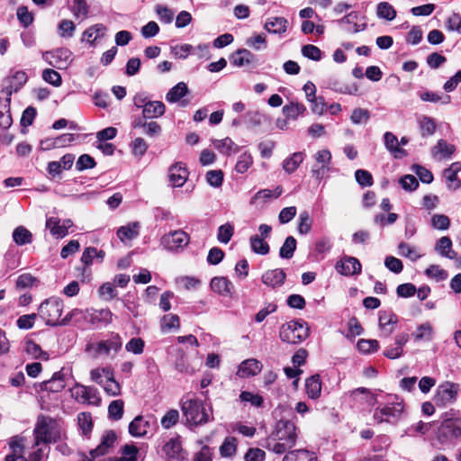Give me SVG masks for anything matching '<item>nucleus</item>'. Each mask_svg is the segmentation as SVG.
Here are the masks:
<instances>
[{
  "instance_id": "f257e3e1",
  "label": "nucleus",
  "mask_w": 461,
  "mask_h": 461,
  "mask_svg": "<svg viewBox=\"0 0 461 461\" xmlns=\"http://www.w3.org/2000/svg\"><path fill=\"white\" fill-rule=\"evenodd\" d=\"M460 439L461 417H447L446 413L435 432V440L438 444V448L453 447Z\"/></svg>"
},
{
  "instance_id": "f03ea898",
  "label": "nucleus",
  "mask_w": 461,
  "mask_h": 461,
  "mask_svg": "<svg viewBox=\"0 0 461 461\" xmlns=\"http://www.w3.org/2000/svg\"><path fill=\"white\" fill-rule=\"evenodd\" d=\"M35 445L41 443H55L61 437L60 425L58 420L50 416L40 415L33 430Z\"/></svg>"
},
{
  "instance_id": "7ed1b4c3",
  "label": "nucleus",
  "mask_w": 461,
  "mask_h": 461,
  "mask_svg": "<svg viewBox=\"0 0 461 461\" xmlns=\"http://www.w3.org/2000/svg\"><path fill=\"white\" fill-rule=\"evenodd\" d=\"M181 410L186 421L191 425H203L212 420V408H206L198 399H182Z\"/></svg>"
},
{
  "instance_id": "20e7f679",
  "label": "nucleus",
  "mask_w": 461,
  "mask_h": 461,
  "mask_svg": "<svg viewBox=\"0 0 461 461\" xmlns=\"http://www.w3.org/2000/svg\"><path fill=\"white\" fill-rule=\"evenodd\" d=\"M310 335V328L303 320H294L280 327L279 338L283 342L298 344Z\"/></svg>"
},
{
  "instance_id": "39448f33",
  "label": "nucleus",
  "mask_w": 461,
  "mask_h": 461,
  "mask_svg": "<svg viewBox=\"0 0 461 461\" xmlns=\"http://www.w3.org/2000/svg\"><path fill=\"white\" fill-rule=\"evenodd\" d=\"M63 301L59 297H50L42 302L39 307V315L48 326H62L61 314Z\"/></svg>"
},
{
  "instance_id": "423d86ee",
  "label": "nucleus",
  "mask_w": 461,
  "mask_h": 461,
  "mask_svg": "<svg viewBox=\"0 0 461 461\" xmlns=\"http://www.w3.org/2000/svg\"><path fill=\"white\" fill-rule=\"evenodd\" d=\"M404 404L402 402H392L378 406L374 411L373 418L377 423L395 424L402 418Z\"/></svg>"
},
{
  "instance_id": "0eeeda50",
  "label": "nucleus",
  "mask_w": 461,
  "mask_h": 461,
  "mask_svg": "<svg viewBox=\"0 0 461 461\" xmlns=\"http://www.w3.org/2000/svg\"><path fill=\"white\" fill-rule=\"evenodd\" d=\"M459 393V384L452 382H445L438 385L434 396L437 406L444 407L454 402Z\"/></svg>"
},
{
  "instance_id": "6e6552de",
  "label": "nucleus",
  "mask_w": 461,
  "mask_h": 461,
  "mask_svg": "<svg viewBox=\"0 0 461 461\" xmlns=\"http://www.w3.org/2000/svg\"><path fill=\"white\" fill-rule=\"evenodd\" d=\"M271 436L276 440H287L290 443H296L297 433L295 424L287 419H280L275 426Z\"/></svg>"
},
{
  "instance_id": "1a4fd4ad",
  "label": "nucleus",
  "mask_w": 461,
  "mask_h": 461,
  "mask_svg": "<svg viewBox=\"0 0 461 461\" xmlns=\"http://www.w3.org/2000/svg\"><path fill=\"white\" fill-rule=\"evenodd\" d=\"M72 52L67 48H59L42 52V59L50 66L59 69L66 68L71 62Z\"/></svg>"
},
{
  "instance_id": "9d476101",
  "label": "nucleus",
  "mask_w": 461,
  "mask_h": 461,
  "mask_svg": "<svg viewBox=\"0 0 461 461\" xmlns=\"http://www.w3.org/2000/svg\"><path fill=\"white\" fill-rule=\"evenodd\" d=\"M72 395L77 401L81 402H87L99 406L101 403V398L97 388L94 386H86L81 384H76L71 390Z\"/></svg>"
},
{
  "instance_id": "9b49d317",
  "label": "nucleus",
  "mask_w": 461,
  "mask_h": 461,
  "mask_svg": "<svg viewBox=\"0 0 461 461\" xmlns=\"http://www.w3.org/2000/svg\"><path fill=\"white\" fill-rule=\"evenodd\" d=\"M162 453L167 461H185L187 453L184 450L180 437L169 438L162 447Z\"/></svg>"
},
{
  "instance_id": "f8f14e48",
  "label": "nucleus",
  "mask_w": 461,
  "mask_h": 461,
  "mask_svg": "<svg viewBox=\"0 0 461 461\" xmlns=\"http://www.w3.org/2000/svg\"><path fill=\"white\" fill-rule=\"evenodd\" d=\"M27 80V74L23 70L16 71L11 77L5 79L2 93L6 95L7 103L11 102L13 93H17Z\"/></svg>"
},
{
  "instance_id": "ddd939ff",
  "label": "nucleus",
  "mask_w": 461,
  "mask_h": 461,
  "mask_svg": "<svg viewBox=\"0 0 461 461\" xmlns=\"http://www.w3.org/2000/svg\"><path fill=\"white\" fill-rule=\"evenodd\" d=\"M189 240V236L185 231L177 230L164 235L161 239V244L168 250H175L185 247Z\"/></svg>"
},
{
  "instance_id": "4468645a",
  "label": "nucleus",
  "mask_w": 461,
  "mask_h": 461,
  "mask_svg": "<svg viewBox=\"0 0 461 461\" xmlns=\"http://www.w3.org/2000/svg\"><path fill=\"white\" fill-rule=\"evenodd\" d=\"M336 271L346 276L359 275L362 270V266L357 258L351 256H344L335 265Z\"/></svg>"
},
{
  "instance_id": "2eb2a0df",
  "label": "nucleus",
  "mask_w": 461,
  "mask_h": 461,
  "mask_svg": "<svg viewBox=\"0 0 461 461\" xmlns=\"http://www.w3.org/2000/svg\"><path fill=\"white\" fill-rule=\"evenodd\" d=\"M122 347V339L120 334L111 332L109 338L104 340H100L95 347L96 354L109 355L112 350L115 353L121 350Z\"/></svg>"
},
{
  "instance_id": "dca6fc26",
  "label": "nucleus",
  "mask_w": 461,
  "mask_h": 461,
  "mask_svg": "<svg viewBox=\"0 0 461 461\" xmlns=\"http://www.w3.org/2000/svg\"><path fill=\"white\" fill-rule=\"evenodd\" d=\"M263 365L255 358H249L242 361L239 366L236 375L241 378H248L259 374Z\"/></svg>"
},
{
  "instance_id": "f3484780",
  "label": "nucleus",
  "mask_w": 461,
  "mask_h": 461,
  "mask_svg": "<svg viewBox=\"0 0 461 461\" xmlns=\"http://www.w3.org/2000/svg\"><path fill=\"white\" fill-rule=\"evenodd\" d=\"M116 434L113 430L105 431L102 436L100 444L90 451L93 458L107 454L116 441Z\"/></svg>"
},
{
  "instance_id": "a211bd4d",
  "label": "nucleus",
  "mask_w": 461,
  "mask_h": 461,
  "mask_svg": "<svg viewBox=\"0 0 461 461\" xmlns=\"http://www.w3.org/2000/svg\"><path fill=\"white\" fill-rule=\"evenodd\" d=\"M188 175L189 173L185 164L176 163L170 167L168 177L173 186L180 187L186 182Z\"/></svg>"
},
{
  "instance_id": "6ab92c4d",
  "label": "nucleus",
  "mask_w": 461,
  "mask_h": 461,
  "mask_svg": "<svg viewBox=\"0 0 461 461\" xmlns=\"http://www.w3.org/2000/svg\"><path fill=\"white\" fill-rule=\"evenodd\" d=\"M286 275L282 268L267 270L262 275L263 284L272 288L281 286L285 280Z\"/></svg>"
},
{
  "instance_id": "aec40b11",
  "label": "nucleus",
  "mask_w": 461,
  "mask_h": 461,
  "mask_svg": "<svg viewBox=\"0 0 461 461\" xmlns=\"http://www.w3.org/2000/svg\"><path fill=\"white\" fill-rule=\"evenodd\" d=\"M65 386V375L63 369H61L55 372L50 379L44 381L41 384V389L51 393H58L62 391Z\"/></svg>"
},
{
  "instance_id": "412c9836",
  "label": "nucleus",
  "mask_w": 461,
  "mask_h": 461,
  "mask_svg": "<svg viewBox=\"0 0 461 461\" xmlns=\"http://www.w3.org/2000/svg\"><path fill=\"white\" fill-rule=\"evenodd\" d=\"M256 61V56L247 49H239L230 57V62L236 67H244Z\"/></svg>"
},
{
  "instance_id": "4be33fe9",
  "label": "nucleus",
  "mask_w": 461,
  "mask_h": 461,
  "mask_svg": "<svg viewBox=\"0 0 461 461\" xmlns=\"http://www.w3.org/2000/svg\"><path fill=\"white\" fill-rule=\"evenodd\" d=\"M149 427V421L143 416L138 415L129 424V433L135 438H141L146 436Z\"/></svg>"
},
{
  "instance_id": "5701e85b",
  "label": "nucleus",
  "mask_w": 461,
  "mask_h": 461,
  "mask_svg": "<svg viewBox=\"0 0 461 461\" xmlns=\"http://www.w3.org/2000/svg\"><path fill=\"white\" fill-rule=\"evenodd\" d=\"M210 285L213 292L223 296L230 295L233 290L232 283L224 276L213 277L211 280Z\"/></svg>"
},
{
  "instance_id": "b1692460",
  "label": "nucleus",
  "mask_w": 461,
  "mask_h": 461,
  "mask_svg": "<svg viewBox=\"0 0 461 461\" xmlns=\"http://www.w3.org/2000/svg\"><path fill=\"white\" fill-rule=\"evenodd\" d=\"M147 120L145 118H135L132 122L133 128H141L142 132L149 137L158 135L161 132L160 125L154 121L147 122Z\"/></svg>"
},
{
  "instance_id": "393cba45",
  "label": "nucleus",
  "mask_w": 461,
  "mask_h": 461,
  "mask_svg": "<svg viewBox=\"0 0 461 461\" xmlns=\"http://www.w3.org/2000/svg\"><path fill=\"white\" fill-rule=\"evenodd\" d=\"M385 148L393 154L395 158L406 156V150L399 147L398 138L392 132L386 131L384 135Z\"/></svg>"
},
{
  "instance_id": "a878e982",
  "label": "nucleus",
  "mask_w": 461,
  "mask_h": 461,
  "mask_svg": "<svg viewBox=\"0 0 461 461\" xmlns=\"http://www.w3.org/2000/svg\"><path fill=\"white\" fill-rule=\"evenodd\" d=\"M378 321L380 329L385 336H389L393 333V327L388 328V326L395 324L398 321V318L393 312L381 311L379 312Z\"/></svg>"
},
{
  "instance_id": "bb28decb",
  "label": "nucleus",
  "mask_w": 461,
  "mask_h": 461,
  "mask_svg": "<svg viewBox=\"0 0 461 461\" xmlns=\"http://www.w3.org/2000/svg\"><path fill=\"white\" fill-rule=\"evenodd\" d=\"M288 26V21L284 17H273L269 18L264 28L269 32L274 34H281L286 32Z\"/></svg>"
},
{
  "instance_id": "cd10ccee",
  "label": "nucleus",
  "mask_w": 461,
  "mask_h": 461,
  "mask_svg": "<svg viewBox=\"0 0 461 461\" xmlns=\"http://www.w3.org/2000/svg\"><path fill=\"white\" fill-rule=\"evenodd\" d=\"M456 151L453 144H448L445 140H438L437 144L431 149V155L434 158L440 156L441 158H450Z\"/></svg>"
},
{
  "instance_id": "c85d7f7f",
  "label": "nucleus",
  "mask_w": 461,
  "mask_h": 461,
  "mask_svg": "<svg viewBox=\"0 0 461 461\" xmlns=\"http://www.w3.org/2000/svg\"><path fill=\"white\" fill-rule=\"evenodd\" d=\"M165 109V104L160 101L149 102L142 110V116L140 118L153 119L160 117L164 114Z\"/></svg>"
},
{
  "instance_id": "c756f323",
  "label": "nucleus",
  "mask_w": 461,
  "mask_h": 461,
  "mask_svg": "<svg viewBox=\"0 0 461 461\" xmlns=\"http://www.w3.org/2000/svg\"><path fill=\"white\" fill-rule=\"evenodd\" d=\"M357 17H358L357 12H351V13L348 14L347 15H345L344 17H342L341 19L338 20V23L339 24H342V23H347L348 25L351 24L352 28H347L346 31L349 33H357V32L365 31L367 27V24L366 23H361V24H358L357 23H356L355 20H357Z\"/></svg>"
},
{
  "instance_id": "7c9ffc66",
  "label": "nucleus",
  "mask_w": 461,
  "mask_h": 461,
  "mask_svg": "<svg viewBox=\"0 0 461 461\" xmlns=\"http://www.w3.org/2000/svg\"><path fill=\"white\" fill-rule=\"evenodd\" d=\"M106 32V27L102 23H96L90 26L83 32L82 41H86L90 44L102 38Z\"/></svg>"
},
{
  "instance_id": "2f4dec72",
  "label": "nucleus",
  "mask_w": 461,
  "mask_h": 461,
  "mask_svg": "<svg viewBox=\"0 0 461 461\" xmlns=\"http://www.w3.org/2000/svg\"><path fill=\"white\" fill-rule=\"evenodd\" d=\"M305 388L307 395L312 399H317L321 395V382L319 375H313L306 379Z\"/></svg>"
},
{
  "instance_id": "473e14b6",
  "label": "nucleus",
  "mask_w": 461,
  "mask_h": 461,
  "mask_svg": "<svg viewBox=\"0 0 461 461\" xmlns=\"http://www.w3.org/2000/svg\"><path fill=\"white\" fill-rule=\"evenodd\" d=\"M140 232V223L138 221L131 222L126 226H122L117 230V237L124 241L126 240H133L138 237Z\"/></svg>"
},
{
  "instance_id": "72a5a7b5",
  "label": "nucleus",
  "mask_w": 461,
  "mask_h": 461,
  "mask_svg": "<svg viewBox=\"0 0 461 461\" xmlns=\"http://www.w3.org/2000/svg\"><path fill=\"white\" fill-rule=\"evenodd\" d=\"M295 444L290 443L287 440H276L269 437L267 441L266 447L276 454L282 455L291 449Z\"/></svg>"
},
{
  "instance_id": "f704fd0d",
  "label": "nucleus",
  "mask_w": 461,
  "mask_h": 461,
  "mask_svg": "<svg viewBox=\"0 0 461 461\" xmlns=\"http://www.w3.org/2000/svg\"><path fill=\"white\" fill-rule=\"evenodd\" d=\"M304 153L303 152H294L293 153L289 158H285L283 162V168L284 170L288 173L292 174L294 173L298 167L302 164V162L304 159Z\"/></svg>"
},
{
  "instance_id": "c9c22d12",
  "label": "nucleus",
  "mask_w": 461,
  "mask_h": 461,
  "mask_svg": "<svg viewBox=\"0 0 461 461\" xmlns=\"http://www.w3.org/2000/svg\"><path fill=\"white\" fill-rule=\"evenodd\" d=\"M70 11L76 18H86L89 14V5L86 0H68Z\"/></svg>"
},
{
  "instance_id": "e433bc0d",
  "label": "nucleus",
  "mask_w": 461,
  "mask_h": 461,
  "mask_svg": "<svg viewBox=\"0 0 461 461\" xmlns=\"http://www.w3.org/2000/svg\"><path fill=\"white\" fill-rule=\"evenodd\" d=\"M13 240L18 246L31 244L32 241V234L23 226H18L13 231Z\"/></svg>"
},
{
  "instance_id": "4c0bfd02",
  "label": "nucleus",
  "mask_w": 461,
  "mask_h": 461,
  "mask_svg": "<svg viewBox=\"0 0 461 461\" xmlns=\"http://www.w3.org/2000/svg\"><path fill=\"white\" fill-rule=\"evenodd\" d=\"M188 92L185 83L179 82L173 86L166 95V100L169 103H176L184 97Z\"/></svg>"
},
{
  "instance_id": "58836bf2",
  "label": "nucleus",
  "mask_w": 461,
  "mask_h": 461,
  "mask_svg": "<svg viewBox=\"0 0 461 461\" xmlns=\"http://www.w3.org/2000/svg\"><path fill=\"white\" fill-rule=\"evenodd\" d=\"M452 241L450 238L445 236L440 238L435 247V249L443 257H447L448 258H454L456 253L451 250Z\"/></svg>"
},
{
  "instance_id": "ea45409f",
  "label": "nucleus",
  "mask_w": 461,
  "mask_h": 461,
  "mask_svg": "<svg viewBox=\"0 0 461 461\" xmlns=\"http://www.w3.org/2000/svg\"><path fill=\"white\" fill-rule=\"evenodd\" d=\"M214 147L222 154L230 155L236 153L239 149L238 146L232 141L230 138L222 140H216L213 142Z\"/></svg>"
},
{
  "instance_id": "a19ab883",
  "label": "nucleus",
  "mask_w": 461,
  "mask_h": 461,
  "mask_svg": "<svg viewBox=\"0 0 461 461\" xmlns=\"http://www.w3.org/2000/svg\"><path fill=\"white\" fill-rule=\"evenodd\" d=\"M251 250L259 255H267L269 253V245L258 235H253L249 239Z\"/></svg>"
},
{
  "instance_id": "79ce46f5",
  "label": "nucleus",
  "mask_w": 461,
  "mask_h": 461,
  "mask_svg": "<svg viewBox=\"0 0 461 461\" xmlns=\"http://www.w3.org/2000/svg\"><path fill=\"white\" fill-rule=\"evenodd\" d=\"M296 240L293 236H288L280 248L279 257L285 259L292 258L296 249Z\"/></svg>"
},
{
  "instance_id": "37998d69",
  "label": "nucleus",
  "mask_w": 461,
  "mask_h": 461,
  "mask_svg": "<svg viewBox=\"0 0 461 461\" xmlns=\"http://www.w3.org/2000/svg\"><path fill=\"white\" fill-rule=\"evenodd\" d=\"M420 130L422 137L431 136L435 133L437 125L433 118L422 116L419 121Z\"/></svg>"
},
{
  "instance_id": "c03bdc74",
  "label": "nucleus",
  "mask_w": 461,
  "mask_h": 461,
  "mask_svg": "<svg viewBox=\"0 0 461 461\" xmlns=\"http://www.w3.org/2000/svg\"><path fill=\"white\" fill-rule=\"evenodd\" d=\"M376 15L381 19L393 21L396 16V11L389 3L381 2L377 5Z\"/></svg>"
},
{
  "instance_id": "a18cd8bd",
  "label": "nucleus",
  "mask_w": 461,
  "mask_h": 461,
  "mask_svg": "<svg viewBox=\"0 0 461 461\" xmlns=\"http://www.w3.org/2000/svg\"><path fill=\"white\" fill-rule=\"evenodd\" d=\"M238 441L234 437H227L220 447V454L223 457H231L237 451Z\"/></svg>"
},
{
  "instance_id": "49530a36",
  "label": "nucleus",
  "mask_w": 461,
  "mask_h": 461,
  "mask_svg": "<svg viewBox=\"0 0 461 461\" xmlns=\"http://www.w3.org/2000/svg\"><path fill=\"white\" fill-rule=\"evenodd\" d=\"M46 228L50 230L52 236L57 239L65 237V230L62 229V222L58 217H50L46 221Z\"/></svg>"
},
{
  "instance_id": "de8ad7c7",
  "label": "nucleus",
  "mask_w": 461,
  "mask_h": 461,
  "mask_svg": "<svg viewBox=\"0 0 461 461\" xmlns=\"http://www.w3.org/2000/svg\"><path fill=\"white\" fill-rule=\"evenodd\" d=\"M314 457L306 449H296L289 451L283 458V461H313Z\"/></svg>"
},
{
  "instance_id": "09e8293b",
  "label": "nucleus",
  "mask_w": 461,
  "mask_h": 461,
  "mask_svg": "<svg viewBox=\"0 0 461 461\" xmlns=\"http://www.w3.org/2000/svg\"><path fill=\"white\" fill-rule=\"evenodd\" d=\"M306 108L303 104L290 103L283 107V113L287 119L295 120L300 114L305 112Z\"/></svg>"
},
{
  "instance_id": "8fccbe9b",
  "label": "nucleus",
  "mask_w": 461,
  "mask_h": 461,
  "mask_svg": "<svg viewBox=\"0 0 461 461\" xmlns=\"http://www.w3.org/2000/svg\"><path fill=\"white\" fill-rule=\"evenodd\" d=\"M77 423L82 435L87 437L93 429L91 414L89 412H80L77 415Z\"/></svg>"
},
{
  "instance_id": "3c124183",
  "label": "nucleus",
  "mask_w": 461,
  "mask_h": 461,
  "mask_svg": "<svg viewBox=\"0 0 461 461\" xmlns=\"http://www.w3.org/2000/svg\"><path fill=\"white\" fill-rule=\"evenodd\" d=\"M113 314L110 311V309H100L95 310L94 313L92 314V321L93 323H102L103 325L106 326L113 321Z\"/></svg>"
},
{
  "instance_id": "603ef678",
  "label": "nucleus",
  "mask_w": 461,
  "mask_h": 461,
  "mask_svg": "<svg viewBox=\"0 0 461 461\" xmlns=\"http://www.w3.org/2000/svg\"><path fill=\"white\" fill-rule=\"evenodd\" d=\"M124 403L122 400H114L108 406L109 418L119 420L123 415Z\"/></svg>"
},
{
  "instance_id": "864d4df0",
  "label": "nucleus",
  "mask_w": 461,
  "mask_h": 461,
  "mask_svg": "<svg viewBox=\"0 0 461 461\" xmlns=\"http://www.w3.org/2000/svg\"><path fill=\"white\" fill-rule=\"evenodd\" d=\"M357 349L364 354L376 352L379 348V343L376 339H361L357 344Z\"/></svg>"
},
{
  "instance_id": "5fc2aeb1",
  "label": "nucleus",
  "mask_w": 461,
  "mask_h": 461,
  "mask_svg": "<svg viewBox=\"0 0 461 461\" xmlns=\"http://www.w3.org/2000/svg\"><path fill=\"white\" fill-rule=\"evenodd\" d=\"M241 402H249L252 406L257 408L263 407L264 399L259 394H254L248 391H242L240 394Z\"/></svg>"
},
{
  "instance_id": "6e6d98bb",
  "label": "nucleus",
  "mask_w": 461,
  "mask_h": 461,
  "mask_svg": "<svg viewBox=\"0 0 461 461\" xmlns=\"http://www.w3.org/2000/svg\"><path fill=\"white\" fill-rule=\"evenodd\" d=\"M85 319L84 312L80 309H73L64 318H62L61 325L67 326L71 323L77 325Z\"/></svg>"
},
{
  "instance_id": "4d7b16f0",
  "label": "nucleus",
  "mask_w": 461,
  "mask_h": 461,
  "mask_svg": "<svg viewBox=\"0 0 461 461\" xmlns=\"http://www.w3.org/2000/svg\"><path fill=\"white\" fill-rule=\"evenodd\" d=\"M59 36L62 38H71L73 37L75 31H76V25L73 21L64 19L61 20L59 23Z\"/></svg>"
},
{
  "instance_id": "13d9d810",
  "label": "nucleus",
  "mask_w": 461,
  "mask_h": 461,
  "mask_svg": "<svg viewBox=\"0 0 461 461\" xmlns=\"http://www.w3.org/2000/svg\"><path fill=\"white\" fill-rule=\"evenodd\" d=\"M302 54L303 57L314 61L321 60L322 56L321 50L317 46L312 44H307L303 46Z\"/></svg>"
},
{
  "instance_id": "bf43d9fd",
  "label": "nucleus",
  "mask_w": 461,
  "mask_h": 461,
  "mask_svg": "<svg viewBox=\"0 0 461 461\" xmlns=\"http://www.w3.org/2000/svg\"><path fill=\"white\" fill-rule=\"evenodd\" d=\"M179 420V412L177 410L171 409L162 417L161 426L164 429H170L175 426Z\"/></svg>"
},
{
  "instance_id": "052dcab7",
  "label": "nucleus",
  "mask_w": 461,
  "mask_h": 461,
  "mask_svg": "<svg viewBox=\"0 0 461 461\" xmlns=\"http://www.w3.org/2000/svg\"><path fill=\"white\" fill-rule=\"evenodd\" d=\"M370 119V112L365 108H356L353 110L350 120L354 124L366 123Z\"/></svg>"
},
{
  "instance_id": "680f3d73",
  "label": "nucleus",
  "mask_w": 461,
  "mask_h": 461,
  "mask_svg": "<svg viewBox=\"0 0 461 461\" xmlns=\"http://www.w3.org/2000/svg\"><path fill=\"white\" fill-rule=\"evenodd\" d=\"M42 78L54 86H59L62 84L60 74L51 68H46L42 71Z\"/></svg>"
},
{
  "instance_id": "e2e57ef3",
  "label": "nucleus",
  "mask_w": 461,
  "mask_h": 461,
  "mask_svg": "<svg viewBox=\"0 0 461 461\" xmlns=\"http://www.w3.org/2000/svg\"><path fill=\"white\" fill-rule=\"evenodd\" d=\"M95 165L96 163L93 157L88 154H83L76 162V169L77 171H84L86 169L94 168Z\"/></svg>"
},
{
  "instance_id": "0e129e2a",
  "label": "nucleus",
  "mask_w": 461,
  "mask_h": 461,
  "mask_svg": "<svg viewBox=\"0 0 461 461\" xmlns=\"http://www.w3.org/2000/svg\"><path fill=\"white\" fill-rule=\"evenodd\" d=\"M180 327L179 317L176 314H167L161 319L162 330H169L171 329H178Z\"/></svg>"
},
{
  "instance_id": "69168bd1",
  "label": "nucleus",
  "mask_w": 461,
  "mask_h": 461,
  "mask_svg": "<svg viewBox=\"0 0 461 461\" xmlns=\"http://www.w3.org/2000/svg\"><path fill=\"white\" fill-rule=\"evenodd\" d=\"M233 232L234 229L232 225H230V223H225L219 227L217 239L220 242L227 244L230 240Z\"/></svg>"
},
{
  "instance_id": "338daca9",
  "label": "nucleus",
  "mask_w": 461,
  "mask_h": 461,
  "mask_svg": "<svg viewBox=\"0 0 461 461\" xmlns=\"http://www.w3.org/2000/svg\"><path fill=\"white\" fill-rule=\"evenodd\" d=\"M356 181L362 187L371 186L374 183L371 173L365 169H357L355 172Z\"/></svg>"
},
{
  "instance_id": "774afa93",
  "label": "nucleus",
  "mask_w": 461,
  "mask_h": 461,
  "mask_svg": "<svg viewBox=\"0 0 461 461\" xmlns=\"http://www.w3.org/2000/svg\"><path fill=\"white\" fill-rule=\"evenodd\" d=\"M446 27L448 31L461 33V15L453 13L446 21Z\"/></svg>"
}]
</instances>
